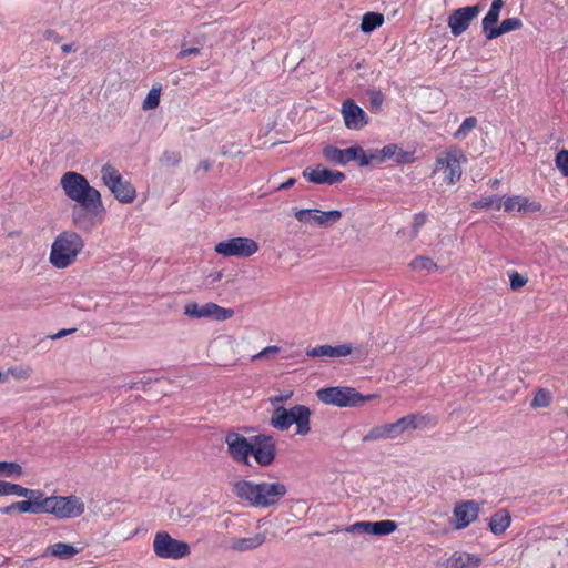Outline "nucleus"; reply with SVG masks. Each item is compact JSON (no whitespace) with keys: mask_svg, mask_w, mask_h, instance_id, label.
I'll use <instances>...</instances> for the list:
<instances>
[{"mask_svg":"<svg viewBox=\"0 0 568 568\" xmlns=\"http://www.w3.org/2000/svg\"><path fill=\"white\" fill-rule=\"evenodd\" d=\"M85 510L83 500L75 496H44V514L53 515L58 519L80 517Z\"/></svg>","mask_w":568,"mask_h":568,"instance_id":"nucleus-7","label":"nucleus"},{"mask_svg":"<svg viewBox=\"0 0 568 568\" xmlns=\"http://www.w3.org/2000/svg\"><path fill=\"white\" fill-rule=\"evenodd\" d=\"M182 156L179 151H164L160 161L165 166H176L181 163Z\"/></svg>","mask_w":568,"mask_h":568,"instance_id":"nucleus-41","label":"nucleus"},{"mask_svg":"<svg viewBox=\"0 0 568 568\" xmlns=\"http://www.w3.org/2000/svg\"><path fill=\"white\" fill-rule=\"evenodd\" d=\"M414 419H416L415 414H409V415H406V416L399 418L398 420H396V424L400 430V434L407 429H414V426H415Z\"/></svg>","mask_w":568,"mask_h":568,"instance_id":"nucleus-47","label":"nucleus"},{"mask_svg":"<svg viewBox=\"0 0 568 568\" xmlns=\"http://www.w3.org/2000/svg\"><path fill=\"white\" fill-rule=\"evenodd\" d=\"M225 444L227 445L229 456L235 463L244 466H251L250 456L253 452L252 442L239 433L229 432L225 435Z\"/></svg>","mask_w":568,"mask_h":568,"instance_id":"nucleus-11","label":"nucleus"},{"mask_svg":"<svg viewBox=\"0 0 568 568\" xmlns=\"http://www.w3.org/2000/svg\"><path fill=\"white\" fill-rule=\"evenodd\" d=\"M82 548H75L70 544L55 542L49 545L44 551V556H52L61 560H70L78 555Z\"/></svg>","mask_w":568,"mask_h":568,"instance_id":"nucleus-26","label":"nucleus"},{"mask_svg":"<svg viewBox=\"0 0 568 568\" xmlns=\"http://www.w3.org/2000/svg\"><path fill=\"white\" fill-rule=\"evenodd\" d=\"M480 11L481 8L479 4L466 6L454 10L448 17V27L450 32L455 37L463 34Z\"/></svg>","mask_w":568,"mask_h":568,"instance_id":"nucleus-14","label":"nucleus"},{"mask_svg":"<svg viewBox=\"0 0 568 568\" xmlns=\"http://www.w3.org/2000/svg\"><path fill=\"white\" fill-rule=\"evenodd\" d=\"M16 510H18V508L16 507V503H12L11 505L6 506L0 509L1 514H4V515H10Z\"/></svg>","mask_w":568,"mask_h":568,"instance_id":"nucleus-56","label":"nucleus"},{"mask_svg":"<svg viewBox=\"0 0 568 568\" xmlns=\"http://www.w3.org/2000/svg\"><path fill=\"white\" fill-rule=\"evenodd\" d=\"M383 428H384L385 438H396L397 436L400 435V430H399L396 422L385 424V425H383Z\"/></svg>","mask_w":568,"mask_h":568,"instance_id":"nucleus-52","label":"nucleus"},{"mask_svg":"<svg viewBox=\"0 0 568 568\" xmlns=\"http://www.w3.org/2000/svg\"><path fill=\"white\" fill-rule=\"evenodd\" d=\"M323 156L326 161L345 165L351 161H356L361 166H367L371 164L368 153H365L362 146L354 145L347 149H338L334 145H326L323 149Z\"/></svg>","mask_w":568,"mask_h":568,"instance_id":"nucleus-10","label":"nucleus"},{"mask_svg":"<svg viewBox=\"0 0 568 568\" xmlns=\"http://www.w3.org/2000/svg\"><path fill=\"white\" fill-rule=\"evenodd\" d=\"M295 182H296V180L294 178H290L285 182L280 184L276 190L277 191L287 190V189L292 187L295 184Z\"/></svg>","mask_w":568,"mask_h":568,"instance_id":"nucleus-55","label":"nucleus"},{"mask_svg":"<svg viewBox=\"0 0 568 568\" xmlns=\"http://www.w3.org/2000/svg\"><path fill=\"white\" fill-rule=\"evenodd\" d=\"M61 50H62L63 53L68 54V53H71V52L75 51V48H74L73 44L69 43V44H63L61 47Z\"/></svg>","mask_w":568,"mask_h":568,"instance_id":"nucleus-58","label":"nucleus"},{"mask_svg":"<svg viewBox=\"0 0 568 568\" xmlns=\"http://www.w3.org/2000/svg\"><path fill=\"white\" fill-rule=\"evenodd\" d=\"M28 498V500L16 501L18 511L27 514H44V494L41 490H37L36 495Z\"/></svg>","mask_w":568,"mask_h":568,"instance_id":"nucleus-24","label":"nucleus"},{"mask_svg":"<svg viewBox=\"0 0 568 568\" xmlns=\"http://www.w3.org/2000/svg\"><path fill=\"white\" fill-rule=\"evenodd\" d=\"M373 102L374 103H381L382 102V94L379 92L376 94V98L373 99Z\"/></svg>","mask_w":568,"mask_h":568,"instance_id":"nucleus-60","label":"nucleus"},{"mask_svg":"<svg viewBox=\"0 0 568 568\" xmlns=\"http://www.w3.org/2000/svg\"><path fill=\"white\" fill-rule=\"evenodd\" d=\"M428 216L424 212H418L414 214L412 222V234L416 237L420 231V229L426 224Z\"/></svg>","mask_w":568,"mask_h":568,"instance_id":"nucleus-43","label":"nucleus"},{"mask_svg":"<svg viewBox=\"0 0 568 568\" xmlns=\"http://www.w3.org/2000/svg\"><path fill=\"white\" fill-rule=\"evenodd\" d=\"M0 473L6 476H20L22 468L17 463L0 462Z\"/></svg>","mask_w":568,"mask_h":568,"instance_id":"nucleus-44","label":"nucleus"},{"mask_svg":"<svg viewBox=\"0 0 568 568\" xmlns=\"http://www.w3.org/2000/svg\"><path fill=\"white\" fill-rule=\"evenodd\" d=\"M511 517L508 510L499 509L489 520V529L494 535H503L510 526Z\"/></svg>","mask_w":568,"mask_h":568,"instance_id":"nucleus-28","label":"nucleus"},{"mask_svg":"<svg viewBox=\"0 0 568 568\" xmlns=\"http://www.w3.org/2000/svg\"><path fill=\"white\" fill-rule=\"evenodd\" d=\"M384 23V16L379 12H366L362 17L361 31L371 33Z\"/></svg>","mask_w":568,"mask_h":568,"instance_id":"nucleus-33","label":"nucleus"},{"mask_svg":"<svg viewBox=\"0 0 568 568\" xmlns=\"http://www.w3.org/2000/svg\"><path fill=\"white\" fill-rule=\"evenodd\" d=\"M44 39L47 40H53L54 42H60L61 41V37L60 34L54 31V30H47L43 34Z\"/></svg>","mask_w":568,"mask_h":568,"instance_id":"nucleus-54","label":"nucleus"},{"mask_svg":"<svg viewBox=\"0 0 568 568\" xmlns=\"http://www.w3.org/2000/svg\"><path fill=\"white\" fill-rule=\"evenodd\" d=\"M84 248V240L74 231L60 232L51 244L49 262L59 270L71 266Z\"/></svg>","mask_w":568,"mask_h":568,"instance_id":"nucleus-4","label":"nucleus"},{"mask_svg":"<svg viewBox=\"0 0 568 568\" xmlns=\"http://www.w3.org/2000/svg\"><path fill=\"white\" fill-rule=\"evenodd\" d=\"M75 329H61L60 332H58L54 336H52L53 338H60V337H63L65 335H68L69 333L71 332H74Z\"/></svg>","mask_w":568,"mask_h":568,"instance_id":"nucleus-59","label":"nucleus"},{"mask_svg":"<svg viewBox=\"0 0 568 568\" xmlns=\"http://www.w3.org/2000/svg\"><path fill=\"white\" fill-rule=\"evenodd\" d=\"M510 287L513 291H517L527 284V278L520 275L518 272L509 274Z\"/></svg>","mask_w":568,"mask_h":568,"instance_id":"nucleus-48","label":"nucleus"},{"mask_svg":"<svg viewBox=\"0 0 568 568\" xmlns=\"http://www.w3.org/2000/svg\"><path fill=\"white\" fill-rule=\"evenodd\" d=\"M467 162L465 152L457 145H449L435 159L432 176L440 179V185L458 183L463 175V164Z\"/></svg>","mask_w":568,"mask_h":568,"instance_id":"nucleus-3","label":"nucleus"},{"mask_svg":"<svg viewBox=\"0 0 568 568\" xmlns=\"http://www.w3.org/2000/svg\"><path fill=\"white\" fill-rule=\"evenodd\" d=\"M270 425L281 432L288 430L291 427V419H288V412L285 407H276L273 409Z\"/></svg>","mask_w":568,"mask_h":568,"instance_id":"nucleus-32","label":"nucleus"},{"mask_svg":"<svg viewBox=\"0 0 568 568\" xmlns=\"http://www.w3.org/2000/svg\"><path fill=\"white\" fill-rule=\"evenodd\" d=\"M258 243L250 237H232L219 242L214 251L224 257H250L258 251Z\"/></svg>","mask_w":568,"mask_h":568,"instance_id":"nucleus-9","label":"nucleus"},{"mask_svg":"<svg viewBox=\"0 0 568 568\" xmlns=\"http://www.w3.org/2000/svg\"><path fill=\"white\" fill-rule=\"evenodd\" d=\"M103 212H104L103 206L100 209L94 207L92 210L82 209L81 206L74 207L72 210V215H71L72 224L80 231L90 233L95 227V225L100 222L97 220V216Z\"/></svg>","mask_w":568,"mask_h":568,"instance_id":"nucleus-19","label":"nucleus"},{"mask_svg":"<svg viewBox=\"0 0 568 568\" xmlns=\"http://www.w3.org/2000/svg\"><path fill=\"white\" fill-rule=\"evenodd\" d=\"M292 396H293V392L292 390H287V392H284V393L280 394V395L270 397L268 400H270L271 405L275 409L276 407H283L282 404L286 403L287 400H290Z\"/></svg>","mask_w":568,"mask_h":568,"instance_id":"nucleus-49","label":"nucleus"},{"mask_svg":"<svg viewBox=\"0 0 568 568\" xmlns=\"http://www.w3.org/2000/svg\"><path fill=\"white\" fill-rule=\"evenodd\" d=\"M353 353L352 344H342L337 346L331 345H318L306 351V355L310 357H345Z\"/></svg>","mask_w":568,"mask_h":568,"instance_id":"nucleus-23","label":"nucleus"},{"mask_svg":"<svg viewBox=\"0 0 568 568\" xmlns=\"http://www.w3.org/2000/svg\"><path fill=\"white\" fill-rule=\"evenodd\" d=\"M447 562L450 568L478 567L481 564V558L475 554L454 552Z\"/></svg>","mask_w":568,"mask_h":568,"instance_id":"nucleus-27","label":"nucleus"},{"mask_svg":"<svg viewBox=\"0 0 568 568\" xmlns=\"http://www.w3.org/2000/svg\"><path fill=\"white\" fill-rule=\"evenodd\" d=\"M288 419H291V426L296 425V434L305 436L311 432V409L305 405H295L287 409Z\"/></svg>","mask_w":568,"mask_h":568,"instance_id":"nucleus-22","label":"nucleus"},{"mask_svg":"<svg viewBox=\"0 0 568 568\" xmlns=\"http://www.w3.org/2000/svg\"><path fill=\"white\" fill-rule=\"evenodd\" d=\"M8 374L19 381L28 379L32 375V368L29 365L10 367Z\"/></svg>","mask_w":568,"mask_h":568,"instance_id":"nucleus-40","label":"nucleus"},{"mask_svg":"<svg viewBox=\"0 0 568 568\" xmlns=\"http://www.w3.org/2000/svg\"><path fill=\"white\" fill-rule=\"evenodd\" d=\"M201 52V50L199 48H189V49H182L180 52H179V58L182 59V58H185V57H189V55H199Z\"/></svg>","mask_w":568,"mask_h":568,"instance_id":"nucleus-53","label":"nucleus"},{"mask_svg":"<svg viewBox=\"0 0 568 568\" xmlns=\"http://www.w3.org/2000/svg\"><path fill=\"white\" fill-rule=\"evenodd\" d=\"M415 418L416 419H414V424H415L414 429L423 428L426 426H434L437 424L436 418L432 415L415 414Z\"/></svg>","mask_w":568,"mask_h":568,"instance_id":"nucleus-45","label":"nucleus"},{"mask_svg":"<svg viewBox=\"0 0 568 568\" xmlns=\"http://www.w3.org/2000/svg\"><path fill=\"white\" fill-rule=\"evenodd\" d=\"M504 4H505V2L503 0H493L488 12L483 18V21H481L483 31H484L485 36L498 22L500 11H501Z\"/></svg>","mask_w":568,"mask_h":568,"instance_id":"nucleus-31","label":"nucleus"},{"mask_svg":"<svg viewBox=\"0 0 568 568\" xmlns=\"http://www.w3.org/2000/svg\"><path fill=\"white\" fill-rule=\"evenodd\" d=\"M409 267L414 271H437V264L428 256H417L409 263Z\"/></svg>","mask_w":568,"mask_h":568,"instance_id":"nucleus-36","label":"nucleus"},{"mask_svg":"<svg viewBox=\"0 0 568 568\" xmlns=\"http://www.w3.org/2000/svg\"><path fill=\"white\" fill-rule=\"evenodd\" d=\"M555 164L564 176H568V150L562 149L557 152Z\"/></svg>","mask_w":568,"mask_h":568,"instance_id":"nucleus-42","label":"nucleus"},{"mask_svg":"<svg viewBox=\"0 0 568 568\" xmlns=\"http://www.w3.org/2000/svg\"><path fill=\"white\" fill-rule=\"evenodd\" d=\"M278 353H280L278 346H267V347L263 348L261 352H258L257 354L253 355L252 359L253 361L261 359V358L276 355Z\"/></svg>","mask_w":568,"mask_h":568,"instance_id":"nucleus-51","label":"nucleus"},{"mask_svg":"<svg viewBox=\"0 0 568 568\" xmlns=\"http://www.w3.org/2000/svg\"><path fill=\"white\" fill-rule=\"evenodd\" d=\"M266 540L263 532L255 534L251 537L234 539L230 546L233 551H250L261 547Z\"/></svg>","mask_w":568,"mask_h":568,"instance_id":"nucleus-25","label":"nucleus"},{"mask_svg":"<svg viewBox=\"0 0 568 568\" xmlns=\"http://www.w3.org/2000/svg\"><path fill=\"white\" fill-rule=\"evenodd\" d=\"M60 184L68 199L77 202L82 209L102 207L101 193L90 185L87 178L78 172H65Z\"/></svg>","mask_w":568,"mask_h":568,"instance_id":"nucleus-2","label":"nucleus"},{"mask_svg":"<svg viewBox=\"0 0 568 568\" xmlns=\"http://www.w3.org/2000/svg\"><path fill=\"white\" fill-rule=\"evenodd\" d=\"M233 494L237 499L254 508H270L280 504L287 494L282 481H253L241 479L234 483Z\"/></svg>","mask_w":568,"mask_h":568,"instance_id":"nucleus-1","label":"nucleus"},{"mask_svg":"<svg viewBox=\"0 0 568 568\" xmlns=\"http://www.w3.org/2000/svg\"><path fill=\"white\" fill-rule=\"evenodd\" d=\"M381 438H385L383 425L373 427L368 432V434L364 436L363 440L369 442V440H376V439H381Z\"/></svg>","mask_w":568,"mask_h":568,"instance_id":"nucleus-50","label":"nucleus"},{"mask_svg":"<svg viewBox=\"0 0 568 568\" xmlns=\"http://www.w3.org/2000/svg\"><path fill=\"white\" fill-rule=\"evenodd\" d=\"M294 217L303 224H316L327 227L342 217V212L338 210L324 212L321 210L301 209L294 212Z\"/></svg>","mask_w":568,"mask_h":568,"instance_id":"nucleus-13","label":"nucleus"},{"mask_svg":"<svg viewBox=\"0 0 568 568\" xmlns=\"http://www.w3.org/2000/svg\"><path fill=\"white\" fill-rule=\"evenodd\" d=\"M203 318H213L216 321H226L234 315L232 308H225L216 303L209 302L202 305Z\"/></svg>","mask_w":568,"mask_h":568,"instance_id":"nucleus-29","label":"nucleus"},{"mask_svg":"<svg viewBox=\"0 0 568 568\" xmlns=\"http://www.w3.org/2000/svg\"><path fill=\"white\" fill-rule=\"evenodd\" d=\"M37 490L22 487L18 484L1 480V496L16 495L21 497H32Z\"/></svg>","mask_w":568,"mask_h":568,"instance_id":"nucleus-34","label":"nucleus"},{"mask_svg":"<svg viewBox=\"0 0 568 568\" xmlns=\"http://www.w3.org/2000/svg\"><path fill=\"white\" fill-rule=\"evenodd\" d=\"M504 197H505L504 210L507 213H511V212L534 213V212H539L542 209V205L540 202L530 201L526 196L511 195V196H504Z\"/></svg>","mask_w":568,"mask_h":568,"instance_id":"nucleus-21","label":"nucleus"},{"mask_svg":"<svg viewBox=\"0 0 568 568\" xmlns=\"http://www.w3.org/2000/svg\"><path fill=\"white\" fill-rule=\"evenodd\" d=\"M101 179L119 202L130 204L135 200L136 190L134 185L124 180L120 171L113 165L104 164L102 166Z\"/></svg>","mask_w":568,"mask_h":568,"instance_id":"nucleus-6","label":"nucleus"},{"mask_svg":"<svg viewBox=\"0 0 568 568\" xmlns=\"http://www.w3.org/2000/svg\"><path fill=\"white\" fill-rule=\"evenodd\" d=\"M341 113L343 115V120L347 129L361 130L367 124V114L352 99H346L342 103Z\"/></svg>","mask_w":568,"mask_h":568,"instance_id":"nucleus-17","label":"nucleus"},{"mask_svg":"<svg viewBox=\"0 0 568 568\" xmlns=\"http://www.w3.org/2000/svg\"><path fill=\"white\" fill-rule=\"evenodd\" d=\"M504 196H496V195H484L479 200L474 201L471 203V206L475 209H493L495 211H499L501 207H504Z\"/></svg>","mask_w":568,"mask_h":568,"instance_id":"nucleus-35","label":"nucleus"},{"mask_svg":"<svg viewBox=\"0 0 568 568\" xmlns=\"http://www.w3.org/2000/svg\"><path fill=\"white\" fill-rule=\"evenodd\" d=\"M523 27V22L518 18H508L501 21L498 27H494L486 34L487 40H493L500 37L504 33L519 30Z\"/></svg>","mask_w":568,"mask_h":568,"instance_id":"nucleus-30","label":"nucleus"},{"mask_svg":"<svg viewBox=\"0 0 568 568\" xmlns=\"http://www.w3.org/2000/svg\"><path fill=\"white\" fill-rule=\"evenodd\" d=\"M479 504L475 500L457 503L453 510V527L462 530L477 520L479 516Z\"/></svg>","mask_w":568,"mask_h":568,"instance_id":"nucleus-16","label":"nucleus"},{"mask_svg":"<svg viewBox=\"0 0 568 568\" xmlns=\"http://www.w3.org/2000/svg\"><path fill=\"white\" fill-rule=\"evenodd\" d=\"M498 183H499V181H498V180H495V181H494V185H497Z\"/></svg>","mask_w":568,"mask_h":568,"instance_id":"nucleus-62","label":"nucleus"},{"mask_svg":"<svg viewBox=\"0 0 568 568\" xmlns=\"http://www.w3.org/2000/svg\"><path fill=\"white\" fill-rule=\"evenodd\" d=\"M396 528L397 524L394 520L385 519L375 523L357 521L353 524L347 530L351 532L384 536L394 532Z\"/></svg>","mask_w":568,"mask_h":568,"instance_id":"nucleus-20","label":"nucleus"},{"mask_svg":"<svg viewBox=\"0 0 568 568\" xmlns=\"http://www.w3.org/2000/svg\"><path fill=\"white\" fill-rule=\"evenodd\" d=\"M154 554L163 559H181L190 555L187 542L174 539L166 531H159L153 539Z\"/></svg>","mask_w":568,"mask_h":568,"instance_id":"nucleus-8","label":"nucleus"},{"mask_svg":"<svg viewBox=\"0 0 568 568\" xmlns=\"http://www.w3.org/2000/svg\"><path fill=\"white\" fill-rule=\"evenodd\" d=\"M211 168H212V164H211V162H210V161H207V160H203V161H201V162H200V164H199V170H202V171H204V172L210 171V170H211Z\"/></svg>","mask_w":568,"mask_h":568,"instance_id":"nucleus-57","label":"nucleus"},{"mask_svg":"<svg viewBox=\"0 0 568 568\" xmlns=\"http://www.w3.org/2000/svg\"><path fill=\"white\" fill-rule=\"evenodd\" d=\"M6 381H7L6 376L0 372V382H2V383H3V382H6Z\"/></svg>","mask_w":568,"mask_h":568,"instance_id":"nucleus-61","label":"nucleus"},{"mask_svg":"<svg viewBox=\"0 0 568 568\" xmlns=\"http://www.w3.org/2000/svg\"><path fill=\"white\" fill-rule=\"evenodd\" d=\"M253 452L251 456L262 466H270L276 456V443L270 435L260 434L252 438Z\"/></svg>","mask_w":568,"mask_h":568,"instance_id":"nucleus-12","label":"nucleus"},{"mask_svg":"<svg viewBox=\"0 0 568 568\" xmlns=\"http://www.w3.org/2000/svg\"><path fill=\"white\" fill-rule=\"evenodd\" d=\"M477 119L475 116L466 118L460 126L453 134L456 140H464L477 126Z\"/></svg>","mask_w":568,"mask_h":568,"instance_id":"nucleus-37","label":"nucleus"},{"mask_svg":"<svg viewBox=\"0 0 568 568\" xmlns=\"http://www.w3.org/2000/svg\"><path fill=\"white\" fill-rule=\"evenodd\" d=\"M368 159H371V164L373 162L383 163L387 159H393L397 164H407L414 161V153L403 150L396 143H389L381 150L369 151Z\"/></svg>","mask_w":568,"mask_h":568,"instance_id":"nucleus-15","label":"nucleus"},{"mask_svg":"<svg viewBox=\"0 0 568 568\" xmlns=\"http://www.w3.org/2000/svg\"><path fill=\"white\" fill-rule=\"evenodd\" d=\"M184 314L192 318H203L202 305L195 302L186 303L184 306Z\"/></svg>","mask_w":568,"mask_h":568,"instance_id":"nucleus-46","label":"nucleus"},{"mask_svg":"<svg viewBox=\"0 0 568 568\" xmlns=\"http://www.w3.org/2000/svg\"><path fill=\"white\" fill-rule=\"evenodd\" d=\"M552 402L550 392L546 388H539L531 400V407L545 408L548 407Z\"/></svg>","mask_w":568,"mask_h":568,"instance_id":"nucleus-38","label":"nucleus"},{"mask_svg":"<svg viewBox=\"0 0 568 568\" xmlns=\"http://www.w3.org/2000/svg\"><path fill=\"white\" fill-rule=\"evenodd\" d=\"M303 176L314 184H338L345 180V174L341 171L328 170L322 165L315 168H306L303 171Z\"/></svg>","mask_w":568,"mask_h":568,"instance_id":"nucleus-18","label":"nucleus"},{"mask_svg":"<svg viewBox=\"0 0 568 568\" xmlns=\"http://www.w3.org/2000/svg\"><path fill=\"white\" fill-rule=\"evenodd\" d=\"M162 88L153 85L142 103L143 110H152L159 106Z\"/></svg>","mask_w":568,"mask_h":568,"instance_id":"nucleus-39","label":"nucleus"},{"mask_svg":"<svg viewBox=\"0 0 568 568\" xmlns=\"http://www.w3.org/2000/svg\"><path fill=\"white\" fill-rule=\"evenodd\" d=\"M320 402L337 407H357L377 397L376 394L362 395L353 387L333 386L316 392Z\"/></svg>","mask_w":568,"mask_h":568,"instance_id":"nucleus-5","label":"nucleus"}]
</instances>
